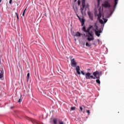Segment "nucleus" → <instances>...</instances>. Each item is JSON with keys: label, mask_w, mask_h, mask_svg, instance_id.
<instances>
[{"label": "nucleus", "mask_w": 124, "mask_h": 124, "mask_svg": "<svg viewBox=\"0 0 124 124\" xmlns=\"http://www.w3.org/2000/svg\"><path fill=\"white\" fill-rule=\"evenodd\" d=\"M93 75L94 76V79H97L96 80V82L99 85H100V76L102 75V71H95V72H93Z\"/></svg>", "instance_id": "nucleus-1"}, {"label": "nucleus", "mask_w": 124, "mask_h": 124, "mask_svg": "<svg viewBox=\"0 0 124 124\" xmlns=\"http://www.w3.org/2000/svg\"><path fill=\"white\" fill-rule=\"evenodd\" d=\"M71 65L72 67H76L77 73L78 75H81V72H80V66L79 65L77 66V62L75 61V59L74 58L71 60Z\"/></svg>", "instance_id": "nucleus-2"}, {"label": "nucleus", "mask_w": 124, "mask_h": 124, "mask_svg": "<svg viewBox=\"0 0 124 124\" xmlns=\"http://www.w3.org/2000/svg\"><path fill=\"white\" fill-rule=\"evenodd\" d=\"M85 6H86V0H82V5L80 6V9L82 15L84 14V9H85Z\"/></svg>", "instance_id": "nucleus-3"}, {"label": "nucleus", "mask_w": 124, "mask_h": 124, "mask_svg": "<svg viewBox=\"0 0 124 124\" xmlns=\"http://www.w3.org/2000/svg\"><path fill=\"white\" fill-rule=\"evenodd\" d=\"M102 6L105 7V8H107V7H111V5L110 4V3H109V1L105 0L104 3L102 4Z\"/></svg>", "instance_id": "nucleus-4"}, {"label": "nucleus", "mask_w": 124, "mask_h": 124, "mask_svg": "<svg viewBox=\"0 0 124 124\" xmlns=\"http://www.w3.org/2000/svg\"><path fill=\"white\" fill-rule=\"evenodd\" d=\"M85 78L86 79H94L95 78L93 77V76L92 75V74L90 72H88L85 74Z\"/></svg>", "instance_id": "nucleus-5"}, {"label": "nucleus", "mask_w": 124, "mask_h": 124, "mask_svg": "<svg viewBox=\"0 0 124 124\" xmlns=\"http://www.w3.org/2000/svg\"><path fill=\"white\" fill-rule=\"evenodd\" d=\"M88 15L89 17V19L91 20V21H93V14L90 11L87 12Z\"/></svg>", "instance_id": "nucleus-6"}, {"label": "nucleus", "mask_w": 124, "mask_h": 124, "mask_svg": "<svg viewBox=\"0 0 124 124\" xmlns=\"http://www.w3.org/2000/svg\"><path fill=\"white\" fill-rule=\"evenodd\" d=\"M86 36H87V40L88 41H89V42H90V41H93V40H94V37H93H93H91L92 38H90V35H86Z\"/></svg>", "instance_id": "nucleus-7"}, {"label": "nucleus", "mask_w": 124, "mask_h": 124, "mask_svg": "<svg viewBox=\"0 0 124 124\" xmlns=\"http://www.w3.org/2000/svg\"><path fill=\"white\" fill-rule=\"evenodd\" d=\"M72 35H73V36H78V37H81V33H80V32L77 31L76 32L75 34H72Z\"/></svg>", "instance_id": "nucleus-8"}, {"label": "nucleus", "mask_w": 124, "mask_h": 124, "mask_svg": "<svg viewBox=\"0 0 124 124\" xmlns=\"http://www.w3.org/2000/svg\"><path fill=\"white\" fill-rule=\"evenodd\" d=\"M91 29H93V25H90L87 29L86 31V33L87 34V33H88L90 31H91Z\"/></svg>", "instance_id": "nucleus-9"}, {"label": "nucleus", "mask_w": 124, "mask_h": 124, "mask_svg": "<svg viewBox=\"0 0 124 124\" xmlns=\"http://www.w3.org/2000/svg\"><path fill=\"white\" fill-rule=\"evenodd\" d=\"M86 35H89V36L93 37V31H89L88 33H87Z\"/></svg>", "instance_id": "nucleus-10"}, {"label": "nucleus", "mask_w": 124, "mask_h": 124, "mask_svg": "<svg viewBox=\"0 0 124 124\" xmlns=\"http://www.w3.org/2000/svg\"><path fill=\"white\" fill-rule=\"evenodd\" d=\"M94 31H95V35H96V36H98V37H99L100 36V33L98 32V31L96 30H94Z\"/></svg>", "instance_id": "nucleus-11"}, {"label": "nucleus", "mask_w": 124, "mask_h": 124, "mask_svg": "<svg viewBox=\"0 0 124 124\" xmlns=\"http://www.w3.org/2000/svg\"><path fill=\"white\" fill-rule=\"evenodd\" d=\"M53 122L54 124H58V118H54L53 120Z\"/></svg>", "instance_id": "nucleus-12"}, {"label": "nucleus", "mask_w": 124, "mask_h": 124, "mask_svg": "<svg viewBox=\"0 0 124 124\" xmlns=\"http://www.w3.org/2000/svg\"><path fill=\"white\" fill-rule=\"evenodd\" d=\"M118 1H119V0H114V8H116V7H117V4H118Z\"/></svg>", "instance_id": "nucleus-13"}, {"label": "nucleus", "mask_w": 124, "mask_h": 124, "mask_svg": "<svg viewBox=\"0 0 124 124\" xmlns=\"http://www.w3.org/2000/svg\"><path fill=\"white\" fill-rule=\"evenodd\" d=\"M3 78V71L0 70V79Z\"/></svg>", "instance_id": "nucleus-14"}, {"label": "nucleus", "mask_w": 124, "mask_h": 124, "mask_svg": "<svg viewBox=\"0 0 124 124\" xmlns=\"http://www.w3.org/2000/svg\"><path fill=\"white\" fill-rule=\"evenodd\" d=\"M86 47H92V43H89L88 42H86L85 44Z\"/></svg>", "instance_id": "nucleus-15"}, {"label": "nucleus", "mask_w": 124, "mask_h": 124, "mask_svg": "<svg viewBox=\"0 0 124 124\" xmlns=\"http://www.w3.org/2000/svg\"><path fill=\"white\" fill-rule=\"evenodd\" d=\"M59 121V124H63L64 122L62 120H61V119H58Z\"/></svg>", "instance_id": "nucleus-16"}, {"label": "nucleus", "mask_w": 124, "mask_h": 124, "mask_svg": "<svg viewBox=\"0 0 124 124\" xmlns=\"http://www.w3.org/2000/svg\"><path fill=\"white\" fill-rule=\"evenodd\" d=\"M79 21H80L81 23H84V22H85V19H84V18H81V17H80V19H79Z\"/></svg>", "instance_id": "nucleus-17"}, {"label": "nucleus", "mask_w": 124, "mask_h": 124, "mask_svg": "<svg viewBox=\"0 0 124 124\" xmlns=\"http://www.w3.org/2000/svg\"><path fill=\"white\" fill-rule=\"evenodd\" d=\"M94 28H96L95 30H94V31H96L98 29V26H97V25L96 24V23H94Z\"/></svg>", "instance_id": "nucleus-18"}, {"label": "nucleus", "mask_w": 124, "mask_h": 124, "mask_svg": "<svg viewBox=\"0 0 124 124\" xmlns=\"http://www.w3.org/2000/svg\"><path fill=\"white\" fill-rule=\"evenodd\" d=\"M82 31H84V32H86V26H83V27H82Z\"/></svg>", "instance_id": "nucleus-19"}, {"label": "nucleus", "mask_w": 124, "mask_h": 124, "mask_svg": "<svg viewBox=\"0 0 124 124\" xmlns=\"http://www.w3.org/2000/svg\"><path fill=\"white\" fill-rule=\"evenodd\" d=\"M75 109H76V107H71L70 110L71 111H74V110H75Z\"/></svg>", "instance_id": "nucleus-20"}, {"label": "nucleus", "mask_w": 124, "mask_h": 124, "mask_svg": "<svg viewBox=\"0 0 124 124\" xmlns=\"http://www.w3.org/2000/svg\"><path fill=\"white\" fill-rule=\"evenodd\" d=\"M99 23H100V24H101L102 25H103V24H104V21H103L102 19H99Z\"/></svg>", "instance_id": "nucleus-21"}, {"label": "nucleus", "mask_w": 124, "mask_h": 124, "mask_svg": "<svg viewBox=\"0 0 124 124\" xmlns=\"http://www.w3.org/2000/svg\"><path fill=\"white\" fill-rule=\"evenodd\" d=\"M73 9L75 12H76V11H77L78 10V8L76 6L73 7Z\"/></svg>", "instance_id": "nucleus-22"}, {"label": "nucleus", "mask_w": 124, "mask_h": 124, "mask_svg": "<svg viewBox=\"0 0 124 124\" xmlns=\"http://www.w3.org/2000/svg\"><path fill=\"white\" fill-rule=\"evenodd\" d=\"M103 20H104V23L105 24L106 23H107V21H108V19H105L103 17Z\"/></svg>", "instance_id": "nucleus-23"}, {"label": "nucleus", "mask_w": 124, "mask_h": 124, "mask_svg": "<svg viewBox=\"0 0 124 124\" xmlns=\"http://www.w3.org/2000/svg\"><path fill=\"white\" fill-rule=\"evenodd\" d=\"M15 14L16 15V17H17V20H19V16H18V13L16 12Z\"/></svg>", "instance_id": "nucleus-24"}, {"label": "nucleus", "mask_w": 124, "mask_h": 124, "mask_svg": "<svg viewBox=\"0 0 124 124\" xmlns=\"http://www.w3.org/2000/svg\"><path fill=\"white\" fill-rule=\"evenodd\" d=\"M78 6H79L80 4H81V1H80V0H78Z\"/></svg>", "instance_id": "nucleus-25"}, {"label": "nucleus", "mask_w": 124, "mask_h": 124, "mask_svg": "<svg viewBox=\"0 0 124 124\" xmlns=\"http://www.w3.org/2000/svg\"><path fill=\"white\" fill-rule=\"evenodd\" d=\"M97 2H98L97 5L98 6H99V5H100V0H97Z\"/></svg>", "instance_id": "nucleus-26"}, {"label": "nucleus", "mask_w": 124, "mask_h": 124, "mask_svg": "<svg viewBox=\"0 0 124 124\" xmlns=\"http://www.w3.org/2000/svg\"><path fill=\"white\" fill-rule=\"evenodd\" d=\"M97 16H98V20L101 19L100 18H101V16H99V15H97Z\"/></svg>", "instance_id": "nucleus-27"}, {"label": "nucleus", "mask_w": 124, "mask_h": 124, "mask_svg": "<svg viewBox=\"0 0 124 124\" xmlns=\"http://www.w3.org/2000/svg\"><path fill=\"white\" fill-rule=\"evenodd\" d=\"M29 78H30V73L27 74V80L29 81Z\"/></svg>", "instance_id": "nucleus-28"}, {"label": "nucleus", "mask_w": 124, "mask_h": 124, "mask_svg": "<svg viewBox=\"0 0 124 124\" xmlns=\"http://www.w3.org/2000/svg\"><path fill=\"white\" fill-rule=\"evenodd\" d=\"M22 97V95H21L20 98L19 99L18 102V103H20V102H22V99H21V98Z\"/></svg>", "instance_id": "nucleus-29"}, {"label": "nucleus", "mask_w": 124, "mask_h": 124, "mask_svg": "<svg viewBox=\"0 0 124 124\" xmlns=\"http://www.w3.org/2000/svg\"><path fill=\"white\" fill-rule=\"evenodd\" d=\"M81 73L82 75H86V74L84 72V71H81Z\"/></svg>", "instance_id": "nucleus-30"}, {"label": "nucleus", "mask_w": 124, "mask_h": 124, "mask_svg": "<svg viewBox=\"0 0 124 124\" xmlns=\"http://www.w3.org/2000/svg\"><path fill=\"white\" fill-rule=\"evenodd\" d=\"M90 83L91 84H93V83H94V80H91Z\"/></svg>", "instance_id": "nucleus-31"}, {"label": "nucleus", "mask_w": 124, "mask_h": 124, "mask_svg": "<svg viewBox=\"0 0 124 124\" xmlns=\"http://www.w3.org/2000/svg\"><path fill=\"white\" fill-rule=\"evenodd\" d=\"M88 7H89V4H86V7L85 8V10H87V8H88Z\"/></svg>", "instance_id": "nucleus-32"}, {"label": "nucleus", "mask_w": 124, "mask_h": 124, "mask_svg": "<svg viewBox=\"0 0 124 124\" xmlns=\"http://www.w3.org/2000/svg\"><path fill=\"white\" fill-rule=\"evenodd\" d=\"M76 16L78 17V19H80V16L78 15V14H76Z\"/></svg>", "instance_id": "nucleus-33"}, {"label": "nucleus", "mask_w": 124, "mask_h": 124, "mask_svg": "<svg viewBox=\"0 0 124 124\" xmlns=\"http://www.w3.org/2000/svg\"><path fill=\"white\" fill-rule=\"evenodd\" d=\"M79 109L81 110V112L83 111V108H82V107H79Z\"/></svg>", "instance_id": "nucleus-34"}, {"label": "nucleus", "mask_w": 124, "mask_h": 124, "mask_svg": "<svg viewBox=\"0 0 124 124\" xmlns=\"http://www.w3.org/2000/svg\"><path fill=\"white\" fill-rule=\"evenodd\" d=\"M97 15H99L101 16V11H99V14H97Z\"/></svg>", "instance_id": "nucleus-35"}, {"label": "nucleus", "mask_w": 124, "mask_h": 124, "mask_svg": "<svg viewBox=\"0 0 124 124\" xmlns=\"http://www.w3.org/2000/svg\"><path fill=\"white\" fill-rule=\"evenodd\" d=\"M98 32H99V33H101V32H102V31L101 30H99V31H97Z\"/></svg>", "instance_id": "nucleus-36"}, {"label": "nucleus", "mask_w": 124, "mask_h": 124, "mask_svg": "<svg viewBox=\"0 0 124 124\" xmlns=\"http://www.w3.org/2000/svg\"><path fill=\"white\" fill-rule=\"evenodd\" d=\"M87 113H88V115H90V113H91V112H90V110H87Z\"/></svg>", "instance_id": "nucleus-37"}, {"label": "nucleus", "mask_w": 124, "mask_h": 124, "mask_svg": "<svg viewBox=\"0 0 124 124\" xmlns=\"http://www.w3.org/2000/svg\"><path fill=\"white\" fill-rule=\"evenodd\" d=\"M9 3L10 4H12V0H10Z\"/></svg>", "instance_id": "nucleus-38"}, {"label": "nucleus", "mask_w": 124, "mask_h": 124, "mask_svg": "<svg viewBox=\"0 0 124 124\" xmlns=\"http://www.w3.org/2000/svg\"><path fill=\"white\" fill-rule=\"evenodd\" d=\"M53 123H54L53 121V120H51L50 121V124H53Z\"/></svg>", "instance_id": "nucleus-39"}, {"label": "nucleus", "mask_w": 124, "mask_h": 124, "mask_svg": "<svg viewBox=\"0 0 124 124\" xmlns=\"http://www.w3.org/2000/svg\"><path fill=\"white\" fill-rule=\"evenodd\" d=\"M85 25V22H81V26H84Z\"/></svg>", "instance_id": "nucleus-40"}, {"label": "nucleus", "mask_w": 124, "mask_h": 124, "mask_svg": "<svg viewBox=\"0 0 124 124\" xmlns=\"http://www.w3.org/2000/svg\"><path fill=\"white\" fill-rule=\"evenodd\" d=\"M25 13H25V12H23V14H22V16L24 17V16H25Z\"/></svg>", "instance_id": "nucleus-41"}, {"label": "nucleus", "mask_w": 124, "mask_h": 124, "mask_svg": "<svg viewBox=\"0 0 124 124\" xmlns=\"http://www.w3.org/2000/svg\"><path fill=\"white\" fill-rule=\"evenodd\" d=\"M26 10H27V8H25V9L24 10L23 12L26 13Z\"/></svg>", "instance_id": "nucleus-42"}, {"label": "nucleus", "mask_w": 124, "mask_h": 124, "mask_svg": "<svg viewBox=\"0 0 124 124\" xmlns=\"http://www.w3.org/2000/svg\"><path fill=\"white\" fill-rule=\"evenodd\" d=\"M72 34H76L74 32H72Z\"/></svg>", "instance_id": "nucleus-43"}, {"label": "nucleus", "mask_w": 124, "mask_h": 124, "mask_svg": "<svg viewBox=\"0 0 124 124\" xmlns=\"http://www.w3.org/2000/svg\"><path fill=\"white\" fill-rule=\"evenodd\" d=\"M72 58H73V56H70V59H72Z\"/></svg>", "instance_id": "nucleus-44"}, {"label": "nucleus", "mask_w": 124, "mask_h": 124, "mask_svg": "<svg viewBox=\"0 0 124 124\" xmlns=\"http://www.w3.org/2000/svg\"><path fill=\"white\" fill-rule=\"evenodd\" d=\"M87 70H88V71H91V69H88Z\"/></svg>", "instance_id": "nucleus-45"}, {"label": "nucleus", "mask_w": 124, "mask_h": 124, "mask_svg": "<svg viewBox=\"0 0 124 124\" xmlns=\"http://www.w3.org/2000/svg\"><path fill=\"white\" fill-rule=\"evenodd\" d=\"M33 121H34L33 119H31V122H33Z\"/></svg>", "instance_id": "nucleus-46"}, {"label": "nucleus", "mask_w": 124, "mask_h": 124, "mask_svg": "<svg viewBox=\"0 0 124 124\" xmlns=\"http://www.w3.org/2000/svg\"><path fill=\"white\" fill-rule=\"evenodd\" d=\"M75 2H76L77 1V0H74Z\"/></svg>", "instance_id": "nucleus-47"}, {"label": "nucleus", "mask_w": 124, "mask_h": 124, "mask_svg": "<svg viewBox=\"0 0 124 124\" xmlns=\"http://www.w3.org/2000/svg\"><path fill=\"white\" fill-rule=\"evenodd\" d=\"M12 108H13L12 107H11V109H12Z\"/></svg>", "instance_id": "nucleus-48"}, {"label": "nucleus", "mask_w": 124, "mask_h": 124, "mask_svg": "<svg viewBox=\"0 0 124 124\" xmlns=\"http://www.w3.org/2000/svg\"><path fill=\"white\" fill-rule=\"evenodd\" d=\"M1 0H0V2L1 1Z\"/></svg>", "instance_id": "nucleus-49"}]
</instances>
